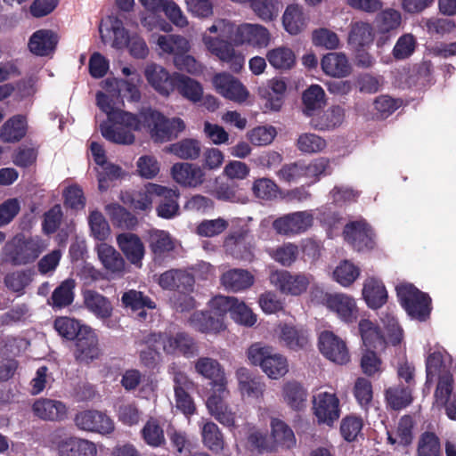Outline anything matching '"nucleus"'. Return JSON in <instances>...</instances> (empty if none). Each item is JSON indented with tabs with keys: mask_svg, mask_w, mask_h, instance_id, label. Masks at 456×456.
I'll return each instance as SVG.
<instances>
[{
	"mask_svg": "<svg viewBox=\"0 0 456 456\" xmlns=\"http://www.w3.org/2000/svg\"><path fill=\"white\" fill-rule=\"evenodd\" d=\"M75 280L69 278L62 281L47 299V305L54 311L71 305L75 299Z\"/></svg>",
	"mask_w": 456,
	"mask_h": 456,
	"instance_id": "obj_32",
	"label": "nucleus"
},
{
	"mask_svg": "<svg viewBox=\"0 0 456 456\" xmlns=\"http://www.w3.org/2000/svg\"><path fill=\"white\" fill-rule=\"evenodd\" d=\"M204 445L212 452L218 454L224 448V437L219 427L213 421H208L201 428Z\"/></svg>",
	"mask_w": 456,
	"mask_h": 456,
	"instance_id": "obj_47",
	"label": "nucleus"
},
{
	"mask_svg": "<svg viewBox=\"0 0 456 456\" xmlns=\"http://www.w3.org/2000/svg\"><path fill=\"white\" fill-rule=\"evenodd\" d=\"M213 85L218 94L234 102H244L249 94L248 89L238 78L226 72L216 74L213 77Z\"/></svg>",
	"mask_w": 456,
	"mask_h": 456,
	"instance_id": "obj_13",
	"label": "nucleus"
},
{
	"mask_svg": "<svg viewBox=\"0 0 456 456\" xmlns=\"http://www.w3.org/2000/svg\"><path fill=\"white\" fill-rule=\"evenodd\" d=\"M84 327L86 325H82L79 321L68 316L57 317L53 322L54 330L61 338L67 340H74Z\"/></svg>",
	"mask_w": 456,
	"mask_h": 456,
	"instance_id": "obj_56",
	"label": "nucleus"
},
{
	"mask_svg": "<svg viewBox=\"0 0 456 456\" xmlns=\"http://www.w3.org/2000/svg\"><path fill=\"white\" fill-rule=\"evenodd\" d=\"M247 355L253 365L260 366L271 379H277L289 371L286 357L275 353L272 346L261 342L252 344L247 351Z\"/></svg>",
	"mask_w": 456,
	"mask_h": 456,
	"instance_id": "obj_4",
	"label": "nucleus"
},
{
	"mask_svg": "<svg viewBox=\"0 0 456 456\" xmlns=\"http://www.w3.org/2000/svg\"><path fill=\"white\" fill-rule=\"evenodd\" d=\"M58 42V35L53 30L38 29L30 36L28 47L34 55L45 57L54 53Z\"/></svg>",
	"mask_w": 456,
	"mask_h": 456,
	"instance_id": "obj_20",
	"label": "nucleus"
},
{
	"mask_svg": "<svg viewBox=\"0 0 456 456\" xmlns=\"http://www.w3.org/2000/svg\"><path fill=\"white\" fill-rule=\"evenodd\" d=\"M191 382L182 372L175 374L174 391L175 398V406L185 416L190 417L196 412L195 403L189 394L191 387Z\"/></svg>",
	"mask_w": 456,
	"mask_h": 456,
	"instance_id": "obj_19",
	"label": "nucleus"
},
{
	"mask_svg": "<svg viewBox=\"0 0 456 456\" xmlns=\"http://www.w3.org/2000/svg\"><path fill=\"white\" fill-rule=\"evenodd\" d=\"M148 243L154 258L163 257L175 248V243L170 234L163 230L150 231Z\"/></svg>",
	"mask_w": 456,
	"mask_h": 456,
	"instance_id": "obj_43",
	"label": "nucleus"
},
{
	"mask_svg": "<svg viewBox=\"0 0 456 456\" xmlns=\"http://www.w3.org/2000/svg\"><path fill=\"white\" fill-rule=\"evenodd\" d=\"M96 103L108 117V121L100 125L102 135L117 144H133L135 136L132 131H140L137 115L116 109L110 96L101 91L96 94Z\"/></svg>",
	"mask_w": 456,
	"mask_h": 456,
	"instance_id": "obj_1",
	"label": "nucleus"
},
{
	"mask_svg": "<svg viewBox=\"0 0 456 456\" xmlns=\"http://www.w3.org/2000/svg\"><path fill=\"white\" fill-rule=\"evenodd\" d=\"M318 346L321 353L335 363L343 365L350 360L345 341L332 331L324 330L320 334Z\"/></svg>",
	"mask_w": 456,
	"mask_h": 456,
	"instance_id": "obj_12",
	"label": "nucleus"
},
{
	"mask_svg": "<svg viewBox=\"0 0 456 456\" xmlns=\"http://www.w3.org/2000/svg\"><path fill=\"white\" fill-rule=\"evenodd\" d=\"M28 132L26 116L18 114L8 118L0 128V140L6 143L21 141Z\"/></svg>",
	"mask_w": 456,
	"mask_h": 456,
	"instance_id": "obj_31",
	"label": "nucleus"
},
{
	"mask_svg": "<svg viewBox=\"0 0 456 456\" xmlns=\"http://www.w3.org/2000/svg\"><path fill=\"white\" fill-rule=\"evenodd\" d=\"M251 9L265 21L273 20L279 12L280 3L276 0H248Z\"/></svg>",
	"mask_w": 456,
	"mask_h": 456,
	"instance_id": "obj_59",
	"label": "nucleus"
},
{
	"mask_svg": "<svg viewBox=\"0 0 456 456\" xmlns=\"http://www.w3.org/2000/svg\"><path fill=\"white\" fill-rule=\"evenodd\" d=\"M359 331L366 350L383 349L385 347V338L379 329L367 319H362L359 322Z\"/></svg>",
	"mask_w": 456,
	"mask_h": 456,
	"instance_id": "obj_44",
	"label": "nucleus"
},
{
	"mask_svg": "<svg viewBox=\"0 0 456 456\" xmlns=\"http://www.w3.org/2000/svg\"><path fill=\"white\" fill-rule=\"evenodd\" d=\"M306 396V390L298 382L290 381L283 387L284 400L293 410H301L305 405Z\"/></svg>",
	"mask_w": 456,
	"mask_h": 456,
	"instance_id": "obj_55",
	"label": "nucleus"
},
{
	"mask_svg": "<svg viewBox=\"0 0 456 456\" xmlns=\"http://www.w3.org/2000/svg\"><path fill=\"white\" fill-rule=\"evenodd\" d=\"M189 323L201 333H218L225 329L223 318L216 316L210 310L194 312L189 318Z\"/></svg>",
	"mask_w": 456,
	"mask_h": 456,
	"instance_id": "obj_29",
	"label": "nucleus"
},
{
	"mask_svg": "<svg viewBox=\"0 0 456 456\" xmlns=\"http://www.w3.org/2000/svg\"><path fill=\"white\" fill-rule=\"evenodd\" d=\"M413 387L396 385L390 387L385 391L387 404L394 411H400L409 406L412 401Z\"/></svg>",
	"mask_w": 456,
	"mask_h": 456,
	"instance_id": "obj_40",
	"label": "nucleus"
},
{
	"mask_svg": "<svg viewBox=\"0 0 456 456\" xmlns=\"http://www.w3.org/2000/svg\"><path fill=\"white\" fill-rule=\"evenodd\" d=\"M345 119V110L339 105H333L322 114L313 118L312 126L319 131H330L340 126Z\"/></svg>",
	"mask_w": 456,
	"mask_h": 456,
	"instance_id": "obj_38",
	"label": "nucleus"
},
{
	"mask_svg": "<svg viewBox=\"0 0 456 456\" xmlns=\"http://www.w3.org/2000/svg\"><path fill=\"white\" fill-rule=\"evenodd\" d=\"M314 221V216L311 211H297L276 218L273 223V227L279 234L296 235L309 230L313 226Z\"/></svg>",
	"mask_w": 456,
	"mask_h": 456,
	"instance_id": "obj_9",
	"label": "nucleus"
},
{
	"mask_svg": "<svg viewBox=\"0 0 456 456\" xmlns=\"http://www.w3.org/2000/svg\"><path fill=\"white\" fill-rule=\"evenodd\" d=\"M313 410L318 423L329 427H332L340 417L339 400L335 394H318L314 397Z\"/></svg>",
	"mask_w": 456,
	"mask_h": 456,
	"instance_id": "obj_11",
	"label": "nucleus"
},
{
	"mask_svg": "<svg viewBox=\"0 0 456 456\" xmlns=\"http://www.w3.org/2000/svg\"><path fill=\"white\" fill-rule=\"evenodd\" d=\"M32 410L36 416L45 420L60 421L67 417L66 405L57 400L38 399L33 403Z\"/></svg>",
	"mask_w": 456,
	"mask_h": 456,
	"instance_id": "obj_30",
	"label": "nucleus"
},
{
	"mask_svg": "<svg viewBox=\"0 0 456 456\" xmlns=\"http://www.w3.org/2000/svg\"><path fill=\"white\" fill-rule=\"evenodd\" d=\"M220 281L227 290L239 292L253 285L254 276L247 270L235 268L223 273Z\"/></svg>",
	"mask_w": 456,
	"mask_h": 456,
	"instance_id": "obj_36",
	"label": "nucleus"
},
{
	"mask_svg": "<svg viewBox=\"0 0 456 456\" xmlns=\"http://www.w3.org/2000/svg\"><path fill=\"white\" fill-rule=\"evenodd\" d=\"M321 66L326 75L333 77H345L351 72L348 59L343 53L333 52L325 54L321 61Z\"/></svg>",
	"mask_w": 456,
	"mask_h": 456,
	"instance_id": "obj_33",
	"label": "nucleus"
},
{
	"mask_svg": "<svg viewBox=\"0 0 456 456\" xmlns=\"http://www.w3.org/2000/svg\"><path fill=\"white\" fill-rule=\"evenodd\" d=\"M362 297L371 309H379L387 301V291L383 282L376 278H368L363 284Z\"/></svg>",
	"mask_w": 456,
	"mask_h": 456,
	"instance_id": "obj_34",
	"label": "nucleus"
},
{
	"mask_svg": "<svg viewBox=\"0 0 456 456\" xmlns=\"http://www.w3.org/2000/svg\"><path fill=\"white\" fill-rule=\"evenodd\" d=\"M303 112L311 117L326 105V94L320 85H311L302 94Z\"/></svg>",
	"mask_w": 456,
	"mask_h": 456,
	"instance_id": "obj_42",
	"label": "nucleus"
},
{
	"mask_svg": "<svg viewBox=\"0 0 456 456\" xmlns=\"http://www.w3.org/2000/svg\"><path fill=\"white\" fill-rule=\"evenodd\" d=\"M97 256L103 267L111 273H120L125 270V260L114 247L101 242L96 247Z\"/></svg>",
	"mask_w": 456,
	"mask_h": 456,
	"instance_id": "obj_37",
	"label": "nucleus"
},
{
	"mask_svg": "<svg viewBox=\"0 0 456 456\" xmlns=\"http://www.w3.org/2000/svg\"><path fill=\"white\" fill-rule=\"evenodd\" d=\"M252 191L256 198L270 201L278 197L280 188L273 180L263 177L254 181Z\"/></svg>",
	"mask_w": 456,
	"mask_h": 456,
	"instance_id": "obj_58",
	"label": "nucleus"
},
{
	"mask_svg": "<svg viewBox=\"0 0 456 456\" xmlns=\"http://www.w3.org/2000/svg\"><path fill=\"white\" fill-rule=\"evenodd\" d=\"M270 256L283 266H290L298 256V247L293 243H284L270 251Z\"/></svg>",
	"mask_w": 456,
	"mask_h": 456,
	"instance_id": "obj_62",
	"label": "nucleus"
},
{
	"mask_svg": "<svg viewBox=\"0 0 456 456\" xmlns=\"http://www.w3.org/2000/svg\"><path fill=\"white\" fill-rule=\"evenodd\" d=\"M123 175V170L118 165L106 160L104 164L99 165L97 168L98 187L101 191H107L110 183L119 179Z\"/></svg>",
	"mask_w": 456,
	"mask_h": 456,
	"instance_id": "obj_57",
	"label": "nucleus"
},
{
	"mask_svg": "<svg viewBox=\"0 0 456 456\" xmlns=\"http://www.w3.org/2000/svg\"><path fill=\"white\" fill-rule=\"evenodd\" d=\"M343 233L345 240L357 251L370 250L375 247L374 232L365 220L346 224Z\"/></svg>",
	"mask_w": 456,
	"mask_h": 456,
	"instance_id": "obj_10",
	"label": "nucleus"
},
{
	"mask_svg": "<svg viewBox=\"0 0 456 456\" xmlns=\"http://www.w3.org/2000/svg\"><path fill=\"white\" fill-rule=\"evenodd\" d=\"M32 276L33 272L31 270L12 272L5 275L4 285L9 290L18 296H22L25 293V289L31 283Z\"/></svg>",
	"mask_w": 456,
	"mask_h": 456,
	"instance_id": "obj_54",
	"label": "nucleus"
},
{
	"mask_svg": "<svg viewBox=\"0 0 456 456\" xmlns=\"http://www.w3.org/2000/svg\"><path fill=\"white\" fill-rule=\"evenodd\" d=\"M150 190H151V192L155 193V196L161 198L156 209L159 216L170 219L178 214L179 204L177 200L179 198V192L177 190H173L156 183H150Z\"/></svg>",
	"mask_w": 456,
	"mask_h": 456,
	"instance_id": "obj_17",
	"label": "nucleus"
},
{
	"mask_svg": "<svg viewBox=\"0 0 456 456\" xmlns=\"http://www.w3.org/2000/svg\"><path fill=\"white\" fill-rule=\"evenodd\" d=\"M417 47V41L413 35L403 34L396 41L392 54L395 60H405L411 56Z\"/></svg>",
	"mask_w": 456,
	"mask_h": 456,
	"instance_id": "obj_64",
	"label": "nucleus"
},
{
	"mask_svg": "<svg viewBox=\"0 0 456 456\" xmlns=\"http://www.w3.org/2000/svg\"><path fill=\"white\" fill-rule=\"evenodd\" d=\"M85 307L96 318L102 322L108 321L113 313L110 300L94 289H86L82 292Z\"/></svg>",
	"mask_w": 456,
	"mask_h": 456,
	"instance_id": "obj_22",
	"label": "nucleus"
},
{
	"mask_svg": "<svg viewBox=\"0 0 456 456\" xmlns=\"http://www.w3.org/2000/svg\"><path fill=\"white\" fill-rule=\"evenodd\" d=\"M396 294L401 305L412 319L425 322L429 318L432 300L428 293L412 284H401L396 287Z\"/></svg>",
	"mask_w": 456,
	"mask_h": 456,
	"instance_id": "obj_5",
	"label": "nucleus"
},
{
	"mask_svg": "<svg viewBox=\"0 0 456 456\" xmlns=\"http://www.w3.org/2000/svg\"><path fill=\"white\" fill-rule=\"evenodd\" d=\"M441 444L438 436L433 432H424L419 440L418 456H440Z\"/></svg>",
	"mask_w": 456,
	"mask_h": 456,
	"instance_id": "obj_61",
	"label": "nucleus"
},
{
	"mask_svg": "<svg viewBox=\"0 0 456 456\" xmlns=\"http://www.w3.org/2000/svg\"><path fill=\"white\" fill-rule=\"evenodd\" d=\"M239 387L243 395L259 397L263 395L265 384L261 378L253 376L247 368H240L236 371Z\"/></svg>",
	"mask_w": 456,
	"mask_h": 456,
	"instance_id": "obj_41",
	"label": "nucleus"
},
{
	"mask_svg": "<svg viewBox=\"0 0 456 456\" xmlns=\"http://www.w3.org/2000/svg\"><path fill=\"white\" fill-rule=\"evenodd\" d=\"M247 232L239 230L230 233L224 246L234 258L250 260L253 257L250 245L247 242Z\"/></svg>",
	"mask_w": 456,
	"mask_h": 456,
	"instance_id": "obj_35",
	"label": "nucleus"
},
{
	"mask_svg": "<svg viewBox=\"0 0 456 456\" xmlns=\"http://www.w3.org/2000/svg\"><path fill=\"white\" fill-rule=\"evenodd\" d=\"M195 370L200 375L210 379L213 387H216L219 383L227 384L224 370L216 359L200 357L195 362Z\"/></svg>",
	"mask_w": 456,
	"mask_h": 456,
	"instance_id": "obj_39",
	"label": "nucleus"
},
{
	"mask_svg": "<svg viewBox=\"0 0 456 456\" xmlns=\"http://www.w3.org/2000/svg\"><path fill=\"white\" fill-rule=\"evenodd\" d=\"M326 305L346 322H354L357 319L358 309L352 297L345 294H328Z\"/></svg>",
	"mask_w": 456,
	"mask_h": 456,
	"instance_id": "obj_24",
	"label": "nucleus"
},
{
	"mask_svg": "<svg viewBox=\"0 0 456 456\" xmlns=\"http://www.w3.org/2000/svg\"><path fill=\"white\" fill-rule=\"evenodd\" d=\"M282 24L289 34H299L305 27L303 8L296 4H289L282 15Z\"/></svg>",
	"mask_w": 456,
	"mask_h": 456,
	"instance_id": "obj_48",
	"label": "nucleus"
},
{
	"mask_svg": "<svg viewBox=\"0 0 456 456\" xmlns=\"http://www.w3.org/2000/svg\"><path fill=\"white\" fill-rule=\"evenodd\" d=\"M202 41L208 51L225 63L231 71L240 72L245 64V56L234 49L232 41L229 42L206 34L203 35Z\"/></svg>",
	"mask_w": 456,
	"mask_h": 456,
	"instance_id": "obj_6",
	"label": "nucleus"
},
{
	"mask_svg": "<svg viewBox=\"0 0 456 456\" xmlns=\"http://www.w3.org/2000/svg\"><path fill=\"white\" fill-rule=\"evenodd\" d=\"M156 43L163 53L173 54L174 57L179 53L188 52L190 49L188 40L177 35H159Z\"/></svg>",
	"mask_w": 456,
	"mask_h": 456,
	"instance_id": "obj_53",
	"label": "nucleus"
},
{
	"mask_svg": "<svg viewBox=\"0 0 456 456\" xmlns=\"http://www.w3.org/2000/svg\"><path fill=\"white\" fill-rule=\"evenodd\" d=\"M75 340L74 356L77 362L88 364L99 357L98 338L90 327L82 328Z\"/></svg>",
	"mask_w": 456,
	"mask_h": 456,
	"instance_id": "obj_14",
	"label": "nucleus"
},
{
	"mask_svg": "<svg viewBox=\"0 0 456 456\" xmlns=\"http://www.w3.org/2000/svg\"><path fill=\"white\" fill-rule=\"evenodd\" d=\"M116 240L126 259L132 265L141 266L145 248L140 237L135 233L123 232L117 236Z\"/></svg>",
	"mask_w": 456,
	"mask_h": 456,
	"instance_id": "obj_21",
	"label": "nucleus"
},
{
	"mask_svg": "<svg viewBox=\"0 0 456 456\" xmlns=\"http://www.w3.org/2000/svg\"><path fill=\"white\" fill-rule=\"evenodd\" d=\"M168 151L184 160H195L201 154V143L193 138H185L168 147Z\"/></svg>",
	"mask_w": 456,
	"mask_h": 456,
	"instance_id": "obj_49",
	"label": "nucleus"
},
{
	"mask_svg": "<svg viewBox=\"0 0 456 456\" xmlns=\"http://www.w3.org/2000/svg\"><path fill=\"white\" fill-rule=\"evenodd\" d=\"M141 432L144 442L152 447H159L165 442L164 431L156 419H149Z\"/></svg>",
	"mask_w": 456,
	"mask_h": 456,
	"instance_id": "obj_63",
	"label": "nucleus"
},
{
	"mask_svg": "<svg viewBox=\"0 0 456 456\" xmlns=\"http://www.w3.org/2000/svg\"><path fill=\"white\" fill-rule=\"evenodd\" d=\"M106 209L115 227L132 231L137 226V217L121 205L117 203L110 204L107 206Z\"/></svg>",
	"mask_w": 456,
	"mask_h": 456,
	"instance_id": "obj_46",
	"label": "nucleus"
},
{
	"mask_svg": "<svg viewBox=\"0 0 456 456\" xmlns=\"http://www.w3.org/2000/svg\"><path fill=\"white\" fill-rule=\"evenodd\" d=\"M44 241L38 237L14 236L4 247L5 261L12 265H25L35 262L45 250Z\"/></svg>",
	"mask_w": 456,
	"mask_h": 456,
	"instance_id": "obj_3",
	"label": "nucleus"
},
{
	"mask_svg": "<svg viewBox=\"0 0 456 456\" xmlns=\"http://www.w3.org/2000/svg\"><path fill=\"white\" fill-rule=\"evenodd\" d=\"M76 427L83 431L110 435L115 429L113 419L104 411L98 410H84L74 418Z\"/></svg>",
	"mask_w": 456,
	"mask_h": 456,
	"instance_id": "obj_8",
	"label": "nucleus"
},
{
	"mask_svg": "<svg viewBox=\"0 0 456 456\" xmlns=\"http://www.w3.org/2000/svg\"><path fill=\"white\" fill-rule=\"evenodd\" d=\"M194 277L182 270H168L163 273L159 279V284L164 289L178 290L183 293L192 290Z\"/></svg>",
	"mask_w": 456,
	"mask_h": 456,
	"instance_id": "obj_26",
	"label": "nucleus"
},
{
	"mask_svg": "<svg viewBox=\"0 0 456 456\" xmlns=\"http://www.w3.org/2000/svg\"><path fill=\"white\" fill-rule=\"evenodd\" d=\"M310 283L309 277L304 273L292 274L283 270L276 273L275 284L287 295L299 296L306 291Z\"/></svg>",
	"mask_w": 456,
	"mask_h": 456,
	"instance_id": "obj_23",
	"label": "nucleus"
},
{
	"mask_svg": "<svg viewBox=\"0 0 456 456\" xmlns=\"http://www.w3.org/2000/svg\"><path fill=\"white\" fill-rule=\"evenodd\" d=\"M176 90L186 100L197 103L201 101L203 87L197 80L178 73L175 85Z\"/></svg>",
	"mask_w": 456,
	"mask_h": 456,
	"instance_id": "obj_45",
	"label": "nucleus"
},
{
	"mask_svg": "<svg viewBox=\"0 0 456 456\" xmlns=\"http://www.w3.org/2000/svg\"><path fill=\"white\" fill-rule=\"evenodd\" d=\"M140 130L146 128L155 142H165L176 138L186 126L180 118H167L161 112L151 108L142 109L139 115Z\"/></svg>",
	"mask_w": 456,
	"mask_h": 456,
	"instance_id": "obj_2",
	"label": "nucleus"
},
{
	"mask_svg": "<svg viewBox=\"0 0 456 456\" xmlns=\"http://www.w3.org/2000/svg\"><path fill=\"white\" fill-rule=\"evenodd\" d=\"M174 180L183 187L196 188L205 180V173L198 165L183 162L175 163L171 168Z\"/></svg>",
	"mask_w": 456,
	"mask_h": 456,
	"instance_id": "obj_18",
	"label": "nucleus"
},
{
	"mask_svg": "<svg viewBox=\"0 0 456 456\" xmlns=\"http://www.w3.org/2000/svg\"><path fill=\"white\" fill-rule=\"evenodd\" d=\"M230 40L235 46L249 45L265 48L270 44L268 29L259 24L242 23L230 32Z\"/></svg>",
	"mask_w": 456,
	"mask_h": 456,
	"instance_id": "obj_7",
	"label": "nucleus"
},
{
	"mask_svg": "<svg viewBox=\"0 0 456 456\" xmlns=\"http://www.w3.org/2000/svg\"><path fill=\"white\" fill-rule=\"evenodd\" d=\"M178 73L170 74L165 68L156 63L147 65L144 76L148 83L161 95L168 96L175 91Z\"/></svg>",
	"mask_w": 456,
	"mask_h": 456,
	"instance_id": "obj_16",
	"label": "nucleus"
},
{
	"mask_svg": "<svg viewBox=\"0 0 456 456\" xmlns=\"http://www.w3.org/2000/svg\"><path fill=\"white\" fill-rule=\"evenodd\" d=\"M165 353L167 354H181L190 358L197 353V345L191 335L180 331L175 335H168V338L166 340Z\"/></svg>",
	"mask_w": 456,
	"mask_h": 456,
	"instance_id": "obj_27",
	"label": "nucleus"
},
{
	"mask_svg": "<svg viewBox=\"0 0 456 456\" xmlns=\"http://www.w3.org/2000/svg\"><path fill=\"white\" fill-rule=\"evenodd\" d=\"M121 301L126 308H130L132 311H141L139 315L143 318L146 316L145 308L154 309L156 307L155 303L148 296L135 289L126 291L122 295Z\"/></svg>",
	"mask_w": 456,
	"mask_h": 456,
	"instance_id": "obj_50",
	"label": "nucleus"
},
{
	"mask_svg": "<svg viewBox=\"0 0 456 456\" xmlns=\"http://www.w3.org/2000/svg\"><path fill=\"white\" fill-rule=\"evenodd\" d=\"M59 456H96L97 448L94 442L70 436L58 443Z\"/></svg>",
	"mask_w": 456,
	"mask_h": 456,
	"instance_id": "obj_25",
	"label": "nucleus"
},
{
	"mask_svg": "<svg viewBox=\"0 0 456 456\" xmlns=\"http://www.w3.org/2000/svg\"><path fill=\"white\" fill-rule=\"evenodd\" d=\"M281 339L291 350L304 349L308 345L307 332L295 326L285 324L281 328Z\"/></svg>",
	"mask_w": 456,
	"mask_h": 456,
	"instance_id": "obj_51",
	"label": "nucleus"
},
{
	"mask_svg": "<svg viewBox=\"0 0 456 456\" xmlns=\"http://www.w3.org/2000/svg\"><path fill=\"white\" fill-rule=\"evenodd\" d=\"M454 379L452 374L443 375L437 381L434 397L436 406L444 408L450 419H456V392L453 393Z\"/></svg>",
	"mask_w": 456,
	"mask_h": 456,
	"instance_id": "obj_15",
	"label": "nucleus"
},
{
	"mask_svg": "<svg viewBox=\"0 0 456 456\" xmlns=\"http://www.w3.org/2000/svg\"><path fill=\"white\" fill-rule=\"evenodd\" d=\"M374 34L372 27L366 22L359 21L352 25L348 43L356 48L364 47L373 42Z\"/></svg>",
	"mask_w": 456,
	"mask_h": 456,
	"instance_id": "obj_52",
	"label": "nucleus"
},
{
	"mask_svg": "<svg viewBox=\"0 0 456 456\" xmlns=\"http://www.w3.org/2000/svg\"><path fill=\"white\" fill-rule=\"evenodd\" d=\"M272 436L274 441L287 448H290L296 444L295 435L292 429L282 420L273 419L271 422Z\"/></svg>",
	"mask_w": 456,
	"mask_h": 456,
	"instance_id": "obj_60",
	"label": "nucleus"
},
{
	"mask_svg": "<svg viewBox=\"0 0 456 456\" xmlns=\"http://www.w3.org/2000/svg\"><path fill=\"white\" fill-rule=\"evenodd\" d=\"M266 60L270 66L280 73L290 71L297 65L295 52L286 45H280L268 50Z\"/></svg>",
	"mask_w": 456,
	"mask_h": 456,
	"instance_id": "obj_28",
	"label": "nucleus"
}]
</instances>
